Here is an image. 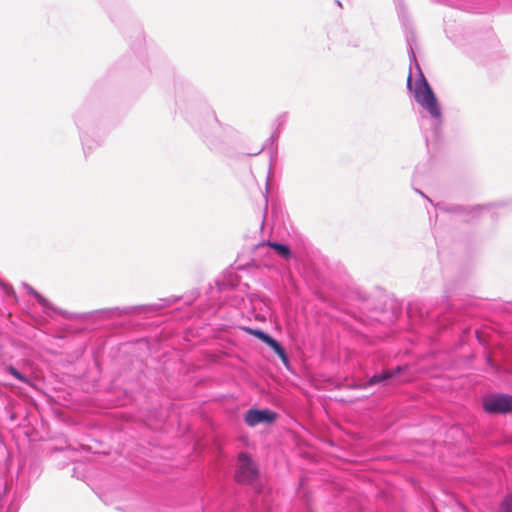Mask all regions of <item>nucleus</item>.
Segmentation results:
<instances>
[{
	"label": "nucleus",
	"instance_id": "nucleus-4",
	"mask_svg": "<svg viewBox=\"0 0 512 512\" xmlns=\"http://www.w3.org/2000/svg\"><path fill=\"white\" fill-rule=\"evenodd\" d=\"M276 414L269 410H249L245 415V421L249 426L259 423H271L275 420Z\"/></svg>",
	"mask_w": 512,
	"mask_h": 512
},
{
	"label": "nucleus",
	"instance_id": "nucleus-8",
	"mask_svg": "<svg viewBox=\"0 0 512 512\" xmlns=\"http://www.w3.org/2000/svg\"><path fill=\"white\" fill-rule=\"evenodd\" d=\"M245 330H246L249 334H251V335H253V336L257 337L258 339H260L261 341H263L264 343L266 342V340H267V339L269 338V336H270V335L266 334L265 332H263V331H261V330H259V329L245 328Z\"/></svg>",
	"mask_w": 512,
	"mask_h": 512
},
{
	"label": "nucleus",
	"instance_id": "nucleus-7",
	"mask_svg": "<svg viewBox=\"0 0 512 512\" xmlns=\"http://www.w3.org/2000/svg\"><path fill=\"white\" fill-rule=\"evenodd\" d=\"M268 246L274 249L278 255L285 259H289L292 256L291 250L288 246L276 242H269Z\"/></svg>",
	"mask_w": 512,
	"mask_h": 512
},
{
	"label": "nucleus",
	"instance_id": "nucleus-9",
	"mask_svg": "<svg viewBox=\"0 0 512 512\" xmlns=\"http://www.w3.org/2000/svg\"><path fill=\"white\" fill-rule=\"evenodd\" d=\"M498 512H512V494L503 500Z\"/></svg>",
	"mask_w": 512,
	"mask_h": 512
},
{
	"label": "nucleus",
	"instance_id": "nucleus-3",
	"mask_svg": "<svg viewBox=\"0 0 512 512\" xmlns=\"http://www.w3.org/2000/svg\"><path fill=\"white\" fill-rule=\"evenodd\" d=\"M483 406L488 413H508L512 411V396L495 395L484 400Z\"/></svg>",
	"mask_w": 512,
	"mask_h": 512
},
{
	"label": "nucleus",
	"instance_id": "nucleus-6",
	"mask_svg": "<svg viewBox=\"0 0 512 512\" xmlns=\"http://www.w3.org/2000/svg\"><path fill=\"white\" fill-rule=\"evenodd\" d=\"M273 351L280 357L284 364L288 363V357L284 348L277 342L274 338L269 336V338L265 342Z\"/></svg>",
	"mask_w": 512,
	"mask_h": 512
},
{
	"label": "nucleus",
	"instance_id": "nucleus-5",
	"mask_svg": "<svg viewBox=\"0 0 512 512\" xmlns=\"http://www.w3.org/2000/svg\"><path fill=\"white\" fill-rule=\"evenodd\" d=\"M406 366H398L395 369L392 370H385L382 371L379 374L373 375L370 380L368 381V385H374L377 383H386L390 379L396 378L398 375H400L404 370H406Z\"/></svg>",
	"mask_w": 512,
	"mask_h": 512
},
{
	"label": "nucleus",
	"instance_id": "nucleus-2",
	"mask_svg": "<svg viewBox=\"0 0 512 512\" xmlns=\"http://www.w3.org/2000/svg\"><path fill=\"white\" fill-rule=\"evenodd\" d=\"M257 476V465L247 453H240L238 455V468L235 474L236 481L242 484H250Z\"/></svg>",
	"mask_w": 512,
	"mask_h": 512
},
{
	"label": "nucleus",
	"instance_id": "nucleus-11",
	"mask_svg": "<svg viewBox=\"0 0 512 512\" xmlns=\"http://www.w3.org/2000/svg\"><path fill=\"white\" fill-rule=\"evenodd\" d=\"M411 75L408 76V79H407V84H408V87L410 88L411 87Z\"/></svg>",
	"mask_w": 512,
	"mask_h": 512
},
{
	"label": "nucleus",
	"instance_id": "nucleus-1",
	"mask_svg": "<svg viewBox=\"0 0 512 512\" xmlns=\"http://www.w3.org/2000/svg\"><path fill=\"white\" fill-rule=\"evenodd\" d=\"M413 92L416 102L425 108L432 117L439 118L441 116L437 99L423 76L415 83Z\"/></svg>",
	"mask_w": 512,
	"mask_h": 512
},
{
	"label": "nucleus",
	"instance_id": "nucleus-10",
	"mask_svg": "<svg viewBox=\"0 0 512 512\" xmlns=\"http://www.w3.org/2000/svg\"><path fill=\"white\" fill-rule=\"evenodd\" d=\"M7 371L12 375L14 376L15 378H17L18 380L22 381V382H26L27 379L25 376H23L16 368H14L13 366H8L7 367Z\"/></svg>",
	"mask_w": 512,
	"mask_h": 512
}]
</instances>
